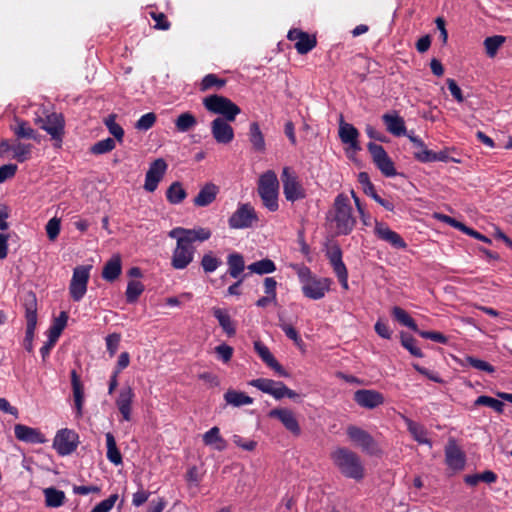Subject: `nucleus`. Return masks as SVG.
<instances>
[{"label": "nucleus", "mask_w": 512, "mask_h": 512, "mask_svg": "<svg viewBox=\"0 0 512 512\" xmlns=\"http://www.w3.org/2000/svg\"><path fill=\"white\" fill-rule=\"evenodd\" d=\"M326 257L328 258L333 271L340 282L341 287L344 290H348V271L342 260V250L340 246L338 244H333L328 247L326 251Z\"/></svg>", "instance_id": "2eb2a0df"}, {"label": "nucleus", "mask_w": 512, "mask_h": 512, "mask_svg": "<svg viewBox=\"0 0 512 512\" xmlns=\"http://www.w3.org/2000/svg\"><path fill=\"white\" fill-rule=\"evenodd\" d=\"M249 141L257 152H264L266 149L265 139L257 122H252L249 127Z\"/></svg>", "instance_id": "473e14b6"}, {"label": "nucleus", "mask_w": 512, "mask_h": 512, "mask_svg": "<svg viewBox=\"0 0 512 512\" xmlns=\"http://www.w3.org/2000/svg\"><path fill=\"white\" fill-rule=\"evenodd\" d=\"M403 420L407 426V430L412 435L413 439L419 444H426L429 447H432L431 440L427 437L426 428L408 417L403 416Z\"/></svg>", "instance_id": "c756f323"}, {"label": "nucleus", "mask_w": 512, "mask_h": 512, "mask_svg": "<svg viewBox=\"0 0 512 512\" xmlns=\"http://www.w3.org/2000/svg\"><path fill=\"white\" fill-rule=\"evenodd\" d=\"M70 376H71V385H72V390H73L75 414H76L77 418H80V417H82V414H83L84 386H83L76 370H72L70 373Z\"/></svg>", "instance_id": "cd10ccee"}, {"label": "nucleus", "mask_w": 512, "mask_h": 512, "mask_svg": "<svg viewBox=\"0 0 512 512\" xmlns=\"http://www.w3.org/2000/svg\"><path fill=\"white\" fill-rule=\"evenodd\" d=\"M296 272L301 283L302 293L305 297L312 300H320L324 298L326 293L330 290L331 279L317 277L307 266H297Z\"/></svg>", "instance_id": "f03ea898"}, {"label": "nucleus", "mask_w": 512, "mask_h": 512, "mask_svg": "<svg viewBox=\"0 0 512 512\" xmlns=\"http://www.w3.org/2000/svg\"><path fill=\"white\" fill-rule=\"evenodd\" d=\"M354 401L363 408L374 409L384 403L382 393L372 389H360L354 393Z\"/></svg>", "instance_id": "aec40b11"}, {"label": "nucleus", "mask_w": 512, "mask_h": 512, "mask_svg": "<svg viewBox=\"0 0 512 512\" xmlns=\"http://www.w3.org/2000/svg\"><path fill=\"white\" fill-rule=\"evenodd\" d=\"M474 404L476 406H487L492 408L497 413L501 414L504 411V403L498 399H495L493 397L487 396V395H481L477 397Z\"/></svg>", "instance_id": "3c124183"}, {"label": "nucleus", "mask_w": 512, "mask_h": 512, "mask_svg": "<svg viewBox=\"0 0 512 512\" xmlns=\"http://www.w3.org/2000/svg\"><path fill=\"white\" fill-rule=\"evenodd\" d=\"M215 352L224 363H227L232 358L233 348L225 343H222L215 347Z\"/></svg>", "instance_id": "338daca9"}, {"label": "nucleus", "mask_w": 512, "mask_h": 512, "mask_svg": "<svg viewBox=\"0 0 512 512\" xmlns=\"http://www.w3.org/2000/svg\"><path fill=\"white\" fill-rule=\"evenodd\" d=\"M221 264L222 261L215 257L212 252L204 254L201 260V266L206 273L214 272Z\"/></svg>", "instance_id": "4d7b16f0"}, {"label": "nucleus", "mask_w": 512, "mask_h": 512, "mask_svg": "<svg viewBox=\"0 0 512 512\" xmlns=\"http://www.w3.org/2000/svg\"><path fill=\"white\" fill-rule=\"evenodd\" d=\"M250 386H253L257 388L258 390L262 391L263 393L272 395L273 389L277 384V381L267 378H257L253 379L249 382Z\"/></svg>", "instance_id": "5fc2aeb1"}, {"label": "nucleus", "mask_w": 512, "mask_h": 512, "mask_svg": "<svg viewBox=\"0 0 512 512\" xmlns=\"http://www.w3.org/2000/svg\"><path fill=\"white\" fill-rule=\"evenodd\" d=\"M33 146L16 141L13 143L12 158L22 163L30 158Z\"/></svg>", "instance_id": "a18cd8bd"}, {"label": "nucleus", "mask_w": 512, "mask_h": 512, "mask_svg": "<svg viewBox=\"0 0 512 512\" xmlns=\"http://www.w3.org/2000/svg\"><path fill=\"white\" fill-rule=\"evenodd\" d=\"M187 193L182 184L178 181L173 182L166 191L167 201L171 204H180L186 198Z\"/></svg>", "instance_id": "ea45409f"}, {"label": "nucleus", "mask_w": 512, "mask_h": 512, "mask_svg": "<svg viewBox=\"0 0 512 512\" xmlns=\"http://www.w3.org/2000/svg\"><path fill=\"white\" fill-rule=\"evenodd\" d=\"M401 344L407 349L411 355L422 358L424 356L422 350L417 346L416 340L406 333H401Z\"/></svg>", "instance_id": "864d4df0"}, {"label": "nucleus", "mask_w": 512, "mask_h": 512, "mask_svg": "<svg viewBox=\"0 0 512 512\" xmlns=\"http://www.w3.org/2000/svg\"><path fill=\"white\" fill-rule=\"evenodd\" d=\"M413 155L414 158L421 163H430L434 162L433 158L435 156V152L425 147L422 150H415Z\"/></svg>", "instance_id": "774afa93"}, {"label": "nucleus", "mask_w": 512, "mask_h": 512, "mask_svg": "<svg viewBox=\"0 0 512 512\" xmlns=\"http://www.w3.org/2000/svg\"><path fill=\"white\" fill-rule=\"evenodd\" d=\"M367 149L371 154L373 163L384 176L394 177L397 174L394 162L389 157L383 146L374 142H369L367 144Z\"/></svg>", "instance_id": "9b49d317"}, {"label": "nucleus", "mask_w": 512, "mask_h": 512, "mask_svg": "<svg viewBox=\"0 0 512 512\" xmlns=\"http://www.w3.org/2000/svg\"><path fill=\"white\" fill-rule=\"evenodd\" d=\"M106 437V446H107V459L113 463L114 465L122 464V455L117 448L116 440L111 432H107L105 434Z\"/></svg>", "instance_id": "e433bc0d"}, {"label": "nucleus", "mask_w": 512, "mask_h": 512, "mask_svg": "<svg viewBox=\"0 0 512 512\" xmlns=\"http://www.w3.org/2000/svg\"><path fill=\"white\" fill-rule=\"evenodd\" d=\"M16 125L12 128L18 139H33L39 142L38 133L24 120L16 119Z\"/></svg>", "instance_id": "f704fd0d"}, {"label": "nucleus", "mask_w": 512, "mask_h": 512, "mask_svg": "<svg viewBox=\"0 0 512 512\" xmlns=\"http://www.w3.org/2000/svg\"><path fill=\"white\" fill-rule=\"evenodd\" d=\"M60 227H61L60 219H58L56 217L51 218L47 222L45 229H46V233H47L49 240L53 241L58 237V235L60 233Z\"/></svg>", "instance_id": "0e129e2a"}, {"label": "nucleus", "mask_w": 512, "mask_h": 512, "mask_svg": "<svg viewBox=\"0 0 512 512\" xmlns=\"http://www.w3.org/2000/svg\"><path fill=\"white\" fill-rule=\"evenodd\" d=\"M505 41L506 37L502 35L487 37L484 40V47L488 57L493 58L497 54L499 48L505 43Z\"/></svg>", "instance_id": "c03bdc74"}, {"label": "nucleus", "mask_w": 512, "mask_h": 512, "mask_svg": "<svg viewBox=\"0 0 512 512\" xmlns=\"http://www.w3.org/2000/svg\"><path fill=\"white\" fill-rule=\"evenodd\" d=\"M135 397L134 391L130 386L123 387L116 399V406L122 415V420L130 421L132 413V402Z\"/></svg>", "instance_id": "393cba45"}, {"label": "nucleus", "mask_w": 512, "mask_h": 512, "mask_svg": "<svg viewBox=\"0 0 512 512\" xmlns=\"http://www.w3.org/2000/svg\"><path fill=\"white\" fill-rule=\"evenodd\" d=\"M219 193V187L214 183H206L193 199L196 207H206L213 203Z\"/></svg>", "instance_id": "c85d7f7f"}, {"label": "nucleus", "mask_w": 512, "mask_h": 512, "mask_svg": "<svg viewBox=\"0 0 512 512\" xmlns=\"http://www.w3.org/2000/svg\"><path fill=\"white\" fill-rule=\"evenodd\" d=\"M211 231L208 228L198 227L194 229H186L183 227L173 228L169 232V237H178L180 235L187 243L192 245L195 241L204 242L211 237Z\"/></svg>", "instance_id": "a211bd4d"}, {"label": "nucleus", "mask_w": 512, "mask_h": 512, "mask_svg": "<svg viewBox=\"0 0 512 512\" xmlns=\"http://www.w3.org/2000/svg\"><path fill=\"white\" fill-rule=\"evenodd\" d=\"M374 233L378 239L389 243L393 248L405 249L407 247L404 239L384 222L375 220Z\"/></svg>", "instance_id": "f3484780"}, {"label": "nucleus", "mask_w": 512, "mask_h": 512, "mask_svg": "<svg viewBox=\"0 0 512 512\" xmlns=\"http://www.w3.org/2000/svg\"><path fill=\"white\" fill-rule=\"evenodd\" d=\"M91 266H77L73 270L72 279L69 285V293L75 302L83 299L87 292V284L90 277Z\"/></svg>", "instance_id": "9d476101"}, {"label": "nucleus", "mask_w": 512, "mask_h": 512, "mask_svg": "<svg viewBox=\"0 0 512 512\" xmlns=\"http://www.w3.org/2000/svg\"><path fill=\"white\" fill-rule=\"evenodd\" d=\"M14 433L15 437L21 442L42 444L46 441L45 436L38 429L24 424H16L14 426Z\"/></svg>", "instance_id": "a878e982"}, {"label": "nucleus", "mask_w": 512, "mask_h": 512, "mask_svg": "<svg viewBox=\"0 0 512 512\" xmlns=\"http://www.w3.org/2000/svg\"><path fill=\"white\" fill-rule=\"evenodd\" d=\"M197 124L195 116L190 112L180 114L175 120L176 129L179 132H187Z\"/></svg>", "instance_id": "49530a36"}, {"label": "nucleus", "mask_w": 512, "mask_h": 512, "mask_svg": "<svg viewBox=\"0 0 512 512\" xmlns=\"http://www.w3.org/2000/svg\"><path fill=\"white\" fill-rule=\"evenodd\" d=\"M115 140L106 138L96 142L90 149L91 153L101 155L112 151L115 148Z\"/></svg>", "instance_id": "13d9d810"}, {"label": "nucleus", "mask_w": 512, "mask_h": 512, "mask_svg": "<svg viewBox=\"0 0 512 512\" xmlns=\"http://www.w3.org/2000/svg\"><path fill=\"white\" fill-rule=\"evenodd\" d=\"M327 219L334 224L337 235H349L356 224L352 206L347 195L338 194L334 200L333 209Z\"/></svg>", "instance_id": "f257e3e1"}, {"label": "nucleus", "mask_w": 512, "mask_h": 512, "mask_svg": "<svg viewBox=\"0 0 512 512\" xmlns=\"http://www.w3.org/2000/svg\"><path fill=\"white\" fill-rule=\"evenodd\" d=\"M104 124L107 127L109 133L114 136V140L122 143L124 137V129L118 123H116V115L110 114L107 118H105Z\"/></svg>", "instance_id": "8fccbe9b"}, {"label": "nucleus", "mask_w": 512, "mask_h": 512, "mask_svg": "<svg viewBox=\"0 0 512 512\" xmlns=\"http://www.w3.org/2000/svg\"><path fill=\"white\" fill-rule=\"evenodd\" d=\"M381 118L386 130L393 136L400 137L409 134L404 119L396 111L385 113Z\"/></svg>", "instance_id": "5701e85b"}, {"label": "nucleus", "mask_w": 512, "mask_h": 512, "mask_svg": "<svg viewBox=\"0 0 512 512\" xmlns=\"http://www.w3.org/2000/svg\"><path fill=\"white\" fill-rule=\"evenodd\" d=\"M317 44L316 38L304 32L301 38L295 43V49L301 55L310 52Z\"/></svg>", "instance_id": "09e8293b"}, {"label": "nucleus", "mask_w": 512, "mask_h": 512, "mask_svg": "<svg viewBox=\"0 0 512 512\" xmlns=\"http://www.w3.org/2000/svg\"><path fill=\"white\" fill-rule=\"evenodd\" d=\"M338 135L343 144L349 145L354 151H360L361 146L358 141L359 131L352 124L344 121L343 116L339 120Z\"/></svg>", "instance_id": "412c9836"}, {"label": "nucleus", "mask_w": 512, "mask_h": 512, "mask_svg": "<svg viewBox=\"0 0 512 512\" xmlns=\"http://www.w3.org/2000/svg\"><path fill=\"white\" fill-rule=\"evenodd\" d=\"M203 442L207 446H213L217 451H223L227 446L226 441L220 435V429L216 426L204 433Z\"/></svg>", "instance_id": "2f4dec72"}, {"label": "nucleus", "mask_w": 512, "mask_h": 512, "mask_svg": "<svg viewBox=\"0 0 512 512\" xmlns=\"http://www.w3.org/2000/svg\"><path fill=\"white\" fill-rule=\"evenodd\" d=\"M281 181L283 185V194L287 201L293 203L306 197V191L292 168H283Z\"/></svg>", "instance_id": "0eeeda50"}, {"label": "nucleus", "mask_w": 512, "mask_h": 512, "mask_svg": "<svg viewBox=\"0 0 512 512\" xmlns=\"http://www.w3.org/2000/svg\"><path fill=\"white\" fill-rule=\"evenodd\" d=\"M257 191L265 208L271 212L278 210L279 181L273 170H268L259 177Z\"/></svg>", "instance_id": "20e7f679"}, {"label": "nucleus", "mask_w": 512, "mask_h": 512, "mask_svg": "<svg viewBox=\"0 0 512 512\" xmlns=\"http://www.w3.org/2000/svg\"><path fill=\"white\" fill-rule=\"evenodd\" d=\"M225 84L226 80L219 78L216 74L210 73L203 77L200 84V90L207 91L213 87L221 89Z\"/></svg>", "instance_id": "603ef678"}, {"label": "nucleus", "mask_w": 512, "mask_h": 512, "mask_svg": "<svg viewBox=\"0 0 512 512\" xmlns=\"http://www.w3.org/2000/svg\"><path fill=\"white\" fill-rule=\"evenodd\" d=\"M445 462L454 471H460L465 467V454L454 442H450L445 448Z\"/></svg>", "instance_id": "b1692460"}, {"label": "nucleus", "mask_w": 512, "mask_h": 512, "mask_svg": "<svg viewBox=\"0 0 512 512\" xmlns=\"http://www.w3.org/2000/svg\"><path fill=\"white\" fill-rule=\"evenodd\" d=\"M331 458L339 471L347 478L361 480L364 477V466L360 457L348 448H337Z\"/></svg>", "instance_id": "7ed1b4c3"}, {"label": "nucleus", "mask_w": 512, "mask_h": 512, "mask_svg": "<svg viewBox=\"0 0 512 512\" xmlns=\"http://www.w3.org/2000/svg\"><path fill=\"white\" fill-rule=\"evenodd\" d=\"M254 349L259 355V357L262 359V361L271 369H273L278 375L283 377L288 376V373L278 363V361L275 359V357L272 355V353L270 352L269 348L266 345H264L260 341H255Z\"/></svg>", "instance_id": "bb28decb"}, {"label": "nucleus", "mask_w": 512, "mask_h": 512, "mask_svg": "<svg viewBox=\"0 0 512 512\" xmlns=\"http://www.w3.org/2000/svg\"><path fill=\"white\" fill-rule=\"evenodd\" d=\"M277 384L274 389L271 396H273L276 400H280L284 397H288L290 399H295L298 397V394L289 389L283 382L277 381Z\"/></svg>", "instance_id": "bf43d9fd"}, {"label": "nucleus", "mask_w": 512, "mask_h": 512, "mask_svg": "<svg viewBox=\"0 0 512 512\" xmlns=\"http://www.w3.org/2000/svg\"><path fill=\"white\" fill-rule=\"evenodd\" d=\"M466 362L473 368L477 369V370H480V371H484V372H487V373H494L495 372V368L494 366H492L490 363L484 361V360H481V359H478V358H475V357H472V356H468L466 358Z\"/></svg>", "instance_id": "e2e57ef3"}, {"label": "nucleus", "mask_w": 512, "mask_h": 512, "mask_svg": "<svg viewBox=\"0 0 512 512\" xmlns=\"http://www.w3.org/2000/svg\"><path fill=\"white\" fill-rule=\"evenodd\" d=\"M177 240L176 247L173 250L171 265L174 269H185L194 258L195 248L187 243L180 235L172 237Z\"/></svg>", "instance_id": "f8f14e48"}, {"label": "nucleus", "mask_w": 512, "mask_h": 512, "mask_svg": "<svg viewBox=\"0 0 512 512\" xmlns=\"http://www.w3.org/2000/svg\"><path fill=\"white\" fill-rule=\"evenodd\" d=\"M143 291L144 285L142 282L137 280L129 281L125 292L127 303H135L138 300L139 296L143 293Z\"/></svg>", "instance_id": "de8ad7c7"}, {"label": "nucleus", "mask_w": 512, "mask_h": 512, "mask_svg": "<svg viewBox=\"0 0 512 512\" xmlns=\"http://www.w3.org/2000/svg\"><path fill=\"white\" fill-rule=\"evenodd\" d=\"M391 313L394 319L398 321L401 325L411 329L416 333L419 332L416 322L403 308L394 306L392 308Z\"/></svg>", "instance_id": "4c0bfd02"}, {"label": "nucleus", "mask_w": 512, "mask_h": 512, "mask_svg": "<svg viewBox=\"0 0 512 512\" xmlns=\"http://www.w3.org/2000/svg\"><path fill=\"white\" fill-rule=\"evenodd\" d=\"M258 221L255 209L249 204H240L236 211L228 219L229 227L232 229H245L253 226Z\"/></svg>", "instance_id": "ddd939ff"}, {"label": "nucleus", "mask_w": 512, "mask_h": 512, "mask_svg": "<svg viewBox=\"0 0 512 512\" xmlns=\"http://www.w3.org/2000/svg\"><path fill=\"white\" fill-rule=\"evenodd\" d=\"M23 307L25 309L26 332L24 338V346L28 352L33 350V339L37 325V297L32 291H28L22 298Z\"/></svg>", "instance_id": "423d86ee"}, {"label": "nucleus", "mask_w": 512, "mask_h": 512, "mask_svg": "<svg viewBox=\"0 0 512 512\" xmlns=\"http://www.w3.org/2000/svg\"><path fill=\"white\" fill-rule=\"evenodd\" d=\"M229 122L221 117L211 122V134L217 143L228 144L234 139V130Z\"/></svg>", "instance_id": "6ab92c4d"}, {"label": "nucleus", "mask_w": 512, "mask_h": 512, "mask_svg": "<svg viewBox=\"0 0 512 512\" xmlns=\"http://www.w3.org/2000/svg\"><path fill=\"white\" fill-rule=\"evenodd\" d=\"M156 115L153 112L142 115L135 123V128L139 131H147L153 127L156 122Z\"/></svg>", "instance_id": "052dcab7"}, {"label": "nucleus", "mask_w": 512, "mask_h": 512, "mask_svg": "<svg viewBox=\"0 0 512 512\" xmlns=\"http://www.w3.org/2000/svg\"><path fill=\"white\" fill-rule=\"evenodd\" d=\"M224 399L227 404L233 407H241L244 405H250L253 403V398L246 395L244 392L236 391V390H228L224 394Z\"/></svg>", "instance_id": "c9c22d12"}, {"label": "nucleus", "mask_w": 512, "mask_h": 512, "mask_svg": "<svg viewBox=\"0 0 512 512\" xmlns=\"http://www.w3.org/2000/svg\"><path fill=\"white\" fill-rule=\"evenodd\" d=\"M358 182L361 184L363 192L371 197L373 200L377 199V194L374 185L370 181L369 175L366 172H360L358 175Z\"/></svg>", "instance_id": "6e6d98bb"}, {"label": "nucleus", "mask_w": 512, "mask_h": 512, "mask_svg": "<svg viewBox=\"0 0 512 512\" xmlns=\"http://www.w3.org/2000/svg\"><path fill=\"white\" fill-rule=\"evenodd\" d=\"M121 257L116 254L113 255L104 265L102 270V277L109 282L116 280L121 274Z\"/></svg>", "instance_id": "7c9ffc66"}, {"label": "nucleus", "mask_w": 512, "mask_h": 512, "mask_svg": "<svg viewBox=\"0 0 512 512\" xmlns=\"http://www.w3.org/2000/svg\"><path fill=\"white\" fill-rule=\"evenodd\" d=\"M247 268L251 273L264 275L273 273L276 270V265L272 260L265 258L251 263Z\"/></svg>", "instance_id": "79ce46f5"}, {"label": "nucleus", "mask_w": 512, "mask_h": 512, "mask_svg": "<svg viewBox=\"0 0 512 512\" xmlns=\"http://www.w3.org/2000/svg\"><path fill=\"white\" fill-rule=\"evenodd\" d=\"M204 107L213 114L221 115L226 121H234L241 109L229 98L213 94L203 99Z\"/></svg>", "instance_id": "39448f33"}, {"label": "nucleus", "mask_w": 512, "mask_h": 512, "mask_svg": "<svg viewBox=\"0 0 512 512\" xmlns=\"http://www.w3.org/2000/svg\"><path fill=\"white\" fill-rule=\"evenodd\" d=\"M270 418L278 419L283 426L294 435H299L301 432L299 423L294 413L287 408H275L269 411Z\"/></svg>", "instance_id": "4be33fe9"}, {"label": "nucleus", "mask_w": 512, "mask_h": 512, "mask_svg": "<svg viewBox=\"0 0 512 512\" xmlns=\"http://www.w3.org/2000/svg\"><path fill=\"white\" fill-rule=\"evenodd\" d=\"M167 170V164L164 159L159 158L153 161L145 175L144 189L148 192H154Z\"/></svg>", "instance_id": "dca6fc26"}, {"label": "nucleus", "mask_w": 512, "mask_h": 512, "mask_svg": "<svg viewBox=\"0 0 512 512\" xmlns=\"http://www.w3.org/2000/svg\"><path fill=\"white\" fill-rule=\"evenodd\" d=\"M67 320V313L65 311L60 312L59 316L54 319L53 324L49 328L48 338L57 341L67 324Z\"/></svg>", "instance_id": "37998d69"}, {"label": "nucleus", "mask_w": 512, "mask_h": 512, "mask_svg": "<svg viewBox=\"0 0 512 512\" xmlns=\"http://www.w3.org/2000/svg\"><path fill=\"white\" fill-rule=\"evenodd\" d=\"M45 504L47 507L58 508L64 504L65 493L53 487L44 490Z\"/></svg>", "instance_id": "a19ab883"}, {"label": "nucleus", "mask_w": 512, "mask_h": 512, "mask_svg": "<svg viewBox=\"0 0 512 512\" xmlns=\"http://www.w3.org/2000/svg\"><path fill=\"white\" fill-rule=\"evenodd\" d=\"M228 272L232 278H239L245 269L244 258L240 253L234 252L227 257Z\"/></svg>", "instance_id": "72a5a7b5"}, {"label": "nucleus", "mask_w": 512, "mask_h": 512, "mask_svg": "<svg viewBox=\"0 0 512 512\" xmlns=\"http://www.w3.org/2000/svg\"><path fill=\"white\" fill-rule=\"evenodd\" d=\"M213 315L218 320L219 325L227 333L228 336H233L236 333V328L231 320L229 314L221 308H213Z\"/></svg>", "instance_id": "58836bf2"}, {"label": "nucleus", "mask_w": 512, "mask_h": 512, "mask_svg": "<svg viewBox=\"0 0 512 512\" xmlns=\"http://www.w3.org/2000/svg\"><path fill=\"white\" fill-rule=\"evenodd\" d=\"M79 444L78 434L71 429L59 430L53 440V448L60 456L72 454Z\"/></svg>", "instance_id": "4468645a"}, {"label": "nucleus", "mask_w": 512, "mask_h": 512, "mask_svg": "<svg viewBox=\"0 0 512 512\" xmlns=\"http://www.w3.org/2000/svg\"><path fill=\"white\" fill-rule=\"evenodd\" d=\"M118 498V494H111L107 499H104L100 503L95 505L90 512H110Z\"/></svg>", "instance_id": "680f3d73"}, {"label": "nucleus", "mask_w": 512, "mask_h": 512, "mask_svg": "<svg viewBox=\"0 0 512 512\" xmlns=\"http://www.w3.org/2000/svg\"><path fill=\"white\" fill-rule=\"evenodd\" d=\"M279 327L285 333V335L289 339H291L295 344L299 345L302 342V339L299 336L297 330L293 326H291L290 324H287L285 322H281L279 324Z\"/></svg>", "instance_id": "69168bd1"}, {"label": "nucleus", "mask_w": 512, "mask_h": 512, "mask_svg": "<svg viewBox=\"0 0 512 512\" xmlns=\"http://www.w3.org/2000/svg\"><path fill=\"white\" fill-rule=\"evenodd\" d=\"M346 433L349 439L356 446L360 447L363 452L372 456L380 455L382 453L378 443L372 435L364 429L355 425H350L347 427Z\"/></svg>", "instance_id": "6e6552de"}, {"label": "nucleus", "mask_w": 512, "mask_h": 512, "mask_svg": "<svg viewBox=\"0 0 512 512\" xmlns=\"http://www.w3.org/2000/svg\"><path fill=\"white\" fill-rule=\"evenodd\" d=\"M35 123L46 131L52 140L57 142V147L61 146L65 128V120L62 114L53 112L46 115L45 118L37 117Z\"/></svg>", "instance_id": "1a4fd4ad"}]
</instances>
